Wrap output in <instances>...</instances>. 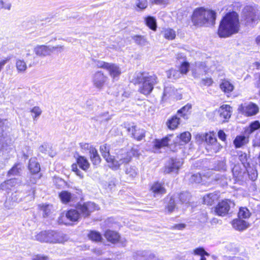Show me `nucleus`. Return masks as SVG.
Here are the masks:
<instances>
[{
	"mask_svg": "<svg viewBox=\"0 0 260 260\" xmlns=\"http://www.w3.org/2000/svg\"><path fill=\"white\" fill-rule=\"evenodd\" d=\"M136 81L139 84V91L144 95L149 94L154 86L158 83L156 75L147 73H139L137 74Z\"/></svg>",
	"mask_w": 260,
	"mask_h": 260,
	"instance_id": "obj_3",
	"label": "nucleus"
},
{
	"mask_svg": "<svg viewBox=\"0 0 260 260\" xmlns=\"http://www.w3.org/2000/svg\"><path fill=\"white\" fill-rule=\"evenodd\" d=\"M232 225L236 230L243 231L248 227L249 224L245 220L236 219L232 221Z\"/></svg>",
	"mask_w": 260,
	"mask_h": 260,
	"instance_id": "obj_24",
	"label": "nucleus"
},
{
	"mask_svg": "<svg viewBox=\"0 0 260 260\" xmlns=\"http://www.w3.org/2000/svg\"><path fill=\"white\" fill-rule=\"evenodd\" d=\"M240 24L238 14L235 12L227 13L220 22L218 35L220 38H227L237 34Z\"/></svg>",
	"mask_w": 260,
	"mask_h": 260,
	"instance_id": "obj_1",
	"label": "nucleus"
},
{
	"mask_svg": "<svg viewBox=\"0 0 260 260\" xmlns=\"http://www.w3.org/2000/svg\"><path fill=\"white\" fill-rule=\"evenodd\" d=\"M132 39L139 45L144 46L148 44V41L144 36L137 35L134 36L132 37Z\"/></svg>",
	"mask_w": 260,
	"mask_h": 260,
	"instance_id": "obj_39",
	"label": "nucleus"
},
{
	"mask_svg": "<svg viewBox=\"0 0 260 260\" xmlns=\"http://www.w3.org/2000/svg\"><path fill=\"white\" fill-rule=\"evenodd\" d=\"M11 7V4L8 1L0 0V9H4L10 10Z\"/></svg>",
	"mask_w": 260,
	"mask_h": 260,
	"instance_id": "obj_56",
	"label": "nucleus"
},
{
	"mask_svg": "<svg viewBox=\"0 0 260 260\" xmlns=\"http://www.w3.org/2000/svg\"><path fill=\"white\" fill-rule=\"evenodd\" d=\"M161 33L164 37L168 40H173L176 37L175 31L173 29L170 28L164 29Z\"/></svg>",
	"mask_w": 260,
	"mask_h": 260,
	"instance_id": "obj_36",
	"label": "nucleus"
},
{
	"mask_svg": "<svg viewBox=\"0 0 260 260\" xmlns=\"http://www.w3.org/2000/svg\"><path fill=\"white\" fill-rule=\"evenodd\" d=\"M128 132L136 140L140 141L145 137V131L138 128L136 125H132L127 128Z\"/></svg>",
	"mask_w": 260,
	"mask_h": 260,
	"instance_id": "obj_18",
	"label": "nucleus"
},
{
	"mask_svg": "<svg viewBox=\"0 0 260 260\" xmlns=\"http://www.w3.org/2000/svg\"><path fill=\"white\" fill-rule=\"evenodd\" d=\"M131 159V153L121 149L116 153V156H113L109 167L113 170H117L121 165L128 163Z\"/></svg>",
	"mask_w": 260,
	"mask_h": 260,
	"instance_id": "obj_6",
	"label": "nucleus"
},
{
	"mask_svg": "<svg viewBox=\"0 0 260 260\" xmlns=\"http://www.w3.org/2000/svg\"><path fill=\"white\" fill-rule=\"evenodd\" d=\"M150 190L155 197L164 194L166 192L164 184L158 182H155L151 185Z\"/></svg>",
	"mask_w": 260,
	"mask_h": 260,
	"instance_id": "obj_20",
	"label": "nucleus"
},
{
	"mask_svg": "<svg viewBox=\"0 0 260 260\" xmlns=\"http://www.w3.org/2000/svg\"><path fill=\"white\" fill-rule=\"evenodd\" d=\"M28 168L33 174H36L40 172V166L36 158H32L29 160Z\"/></svg>",
	"mask_w": 260,
	"mask_h": 260,
	"instance_id": "obj_32",
	"label": "nucleus"
},
{
	"mask_svg": "<svg viewBox=\"0 0 260 260\" xmlns=\"http://www.w3.org/2000/svg\"><path fill=\"white\" fill-rule=\"evenodd\" d=\"M30 112L31 114L32 118L34 121L37 120L42 113V110L39 106H35L32 107L30 109Z\"/></svg>",
	"mask_w": 260,
	"mask_h": 260,
	"instance_id": "obj_38",
	"label": "nucleus"
},
{
	"mask_svg": "<svg viewBox=\"0 0 260 260\" xmlns=\"http://www.w3.org/2000/svg\"><path fill=\"white\" fill-rule=\"evenodd\" d=\"M34 52L39 57H43L50 55L51 46L45 45H37L34 48Z\"/></svg>",
	"mask_w": 260,
	"mask_h": 260,
	"instance_id": "obj_15",
	"label": "nucleus"
},
{
	"mask_svg": "<svg viewBox=\"0 0 260 260\" xmlns=\"http://www.w3.org/2000/svg\"><path fill=\"white\" fill-rule=\"evenodd\" d=\"M190 134L189 132H184L180 134L179 136L176 137L174 143L182 145L184 144L188 143L190 141Z\"/></svg>",
	"mask_w": 260,
	"mask_h": 260,
	"instance_id": "obj_25",
	"label": "nucleus"
},
{
	"mask_svg": "<svg viewBox=\"0 0 260 260\" xmlns=\"http://www.w3.org/2000/svg\"><path fill=\"white\" fill-rule=\"evenodd\" d=\"M182 164V161L179 159L171 158L165 167L164 172L165 173H177Z\"/></svg>",
	"mask_w": 260,
	"mask_h": 260,
	"instance_id": "obj_14",
	"label": "nucleus"
},
{
	"mask_svg": "<svg viewBox=\"0 0 260 260\" xmlns=\"http://www.w3.org/2000/svg\"><path fill=\"white\" fill-rule=\"evenodd\" d=\"M77 164L83 170H87L89 167V163L88 160L83 156H79L77 160Z\"/></svg>",
	"mask_w": 260,
	"mask_h": 260,
	"instance_id": "obj_37",
	"label": "nucleus"
},
{
	"mask_svg": "<svg viewBox=\"0 0 260 260\" xmlns=\"http://www.w3.org/2000/svg\"><path fill=\"white\" fill-rule=\"evenodd\" d=\"M238 110L246 116H251L257 114L259 111V108L256 104L250 103L239 106Z\"/></svg>",
	"mask_w": 260,
	"mask_h": 260,
	"instance_id": "obj_11",
	"label": "nucleus"
},
{
	"mask_svg": "<svg viewBox=\"0 0 260 260\" xmlns=\"http://www.w3.org/2000/svg\"><path fill=\"white\" fill-rule=\"evenodd\" d=\"M230 208V205L227 201L219 202L215 208V211L219 216H224L228 214Z\"/></svg>",
	"mask_w": 260,
	"mask_h": 260,
	"instance_id": "obj_17",
	"label": "nucleus"
},
{
	"mask_svg": "<svg viewBox=\"0 0 260 260\" xmlns=\"http://www.w3.org/2000/svg\"><path fill=\"white\" fill-rule=\"evenodd\" d=\"M148 251H139L136 252L134 255L135 260H146Z\"/></svg>",
	"mask_w": 260,
	"mask_h": 260,
	"instance_id": "obj_44",
	"label": "nucleus"
},
{
	"mask_svg": "<svg viewBox=\"0 0 260 260\" xmlns=\"http://www.w3.org/2000/svg\"><path fill=\"white\" fill-rule=\"evenodd\" d=\"M148 6L147 0H135L134 8L136 11H139L145 9Z\"/></svg>",
	"mask_w": 260,
	"mask_h": 260,
	"instance_id": "obj_34",
	"label": "nucleus"
},
{
	"mask_svg": "<svg viewBox=\"0 0 260 260\" xmlns=\"http://www.w3.org/2000/svg\"><path fill=\"white\" fill-rule=\"evenodd\" d=\"M90 159L93 165H99L101 162V158L98 154L96 149L94 147H90L89 149Z\"/></svg>",
	"mask_w": 260,
	"mask_h": 260,
	"instance_id": "obj_29",
	"label": "nucleus"
},
{
	"mask_svg": "<svg viewBox=\"0 0 260 260\" xmlns=\"http://www.w3.org/2000/svg\"><path fill=\"white\" fill-rule=\"evenodd\" d=\"M16 182V180L15 179H11L8 180L3 183L1 184V188L2 189H10L9 186H12L15 185V183Z\"/></svg>",
	"mask_w": 260,
	"mask_h": 260,
	"instance_id": "obj_47",
	"label": "nucleus"
},
{
	"mask_svg": "<svg viewBox=\"0 0 260 260\" xmlns=\"http://www.w3.org/2000/svg\"><path fill=\"white\" fill-rule=\"evenodd\" d=\"M111 119V116L108 113H103L96 117V120L101 122L108 121Z\"/></svg>",
	"mask_w": 260,
	"mask_h": 260,
	"instance_id": "obj_51",
	"label": "nucleus"
},
{
	"mask_svg": "<svg viewBox=\"0 0 260 260\" xmlns=\"http://www.w3.org/2000/svg\"><path fill=\"white\" fill-rule=\"evenodd\" d=\"M213 83V81L211 78H206L202 79L201 82L202 85L204 86H211Z\"/></svg>",
	"mask_w": 260,
	"mask_h": 260,
	"instance_id": "obj_57",
	"label": "nucleus"
},
{
	"mask_svg": "<svg viewBox=\"0 0 260 260\" xmlns=\"http://www.w3.org/2000/svg\"><path fill=\"white\" fill-rule=\"evenodd\" d=\"M64 50V46L63 45H57L55 46H51V53L54 51H57L58 52H62Z\"/></svg>",
	"mask_w": 260,
	"mask_h": 260,
	"instance_id": "obj_60",
	"label": "nucleus"
},
{
	"mask_svg": "<svg viewBox=\"0 0 260 260\" xmlns=\"http://www.w3.org/2000/svg\"><path fill=\"white\" fill-rule=\"evenodd\" d=\"M126 174L132 179L135 178L137 175V171L135 167H130L126 170Z\"/></svg>",
	"mask_w": 260,
	"mask_h": 260,
	"instance_id": "obj_50",
	"label": "nucleus"
},
{
	"mask_svg": "<svg viewBox=\"0 0 260 260\" xmlns=\"http://www.w3.org/2000/svg\"><path fill=\"white\" fill-rule=\"evenodd\" d=\"M173 137L172 135L167 136L161 140H157L155 142L154 146L157 148H160L168 146L171 142V138Z\"/></svg>",
	"mask_w": 260,
	"mask_h": 260,
	"instance_id": "obj_30",
	"label": "nucleus"
},
{
	"mask_svg": "<svg viewBox=\"0 0 260 260\" xmlns=\"http://www.w3.org/2000/svg\"><path fill=\"white\" fill-rule=\"evenodd\" d=\"M259 18V12L256 9L246 6L243 11L242 21L246 25H253L257 23Z\"/></svg>",
	"mask_w": 260,
	"mask_h": 260,
	"instance_id": "obj_5",
	"label": "nucleus"
},
{
	"mask_svg": "<svg viewBox=\"0 0 260 260\" xmlns=\"http://www.w3.org/2000/svg\"><path fill=\"white\" fill-rule=\"evenodd\" d=\"M232 112V107L228 105H223L218 110L220 120L223 122L226 121L231 116Z\"/></svg>",
	"mask_w": 260,
	"mask_h": 260,
	"instance_id": "obj_16",
	"label": "nucleus"
},
{
	"mask_svg": "<svg viewBox=\"0 0 260 260\" xmlns=\"http://www.w3.org/2000/svg\"><path fill=\"white\" fill-rule=\"evenodd\" d=\"M94 63L98 68L106 70L109 63L102 60H94Z\"/></svg>",
	"mask_w": 260,
	"mask_h": 260,
	"instance_id": "obj_55",
	"label": "nucleus"
},
{
	"mask_svg": "<svg viewBox=\"0 0 260 260\" xmlns=\"http://www.w3.org/2000/svg\"><path fill=\"white\" fill-rule=\"evenodd\" d=\"M41 210L44 212V216H48L53 209L52 206L50 205H42L41 206Z\"/></svg>",
	"mask_w": 260,
	"mask_h": 260,
	"instance_id": "obj_52",
	"label": "nucleus"
},
{
	"mask_svg": "<svg viewBox=\"0 0 260 260\" xmlns=\"http://www.w3.org/2000/svg\"><path fill=\"white\" fill-rule=\"evenodd\" d=\"M220 89L225 93H231L234 89V85L227 79L222 80L220 83Z\"/></svg>",
	"mask_w": 260,
	"mask_h": 260,
	"instance_id": "obj_21",
	"label": "nucleus"
},
{
	"mask_svg": "<svg viewBox=\"0 0 260 260\" xmlns=\"http://www.w3.org/2000/svg\"><path fill=\"white\" fill-rule=\"evenodd\" d=\"M218 136L219 138L222 141H224L226 139V135L224 133V132L220 130L218 133Z\"/></svg>",
	"mask_w": 260,
	"mask_h": 260,
	"instance_id": "obj_64",
	"label": "nucleus"
},
{
	"mask_svg": "<svg viewBox=\"0 0 260 260\" xmlns=\"http://www.w3.org/2000/svg\"><path fill=\"white\" fill-rule=\"evenodd\" d=\"M186 227V225L184 223L177 224L172 227L174 230H182Z\"/></svg>",
	"mask_w": 260,
	"mask_h": 260,
	"instance_id": "obj_63",
	"label": "nucleus"
},
{
	"mask_svg": "<svg viewBox=\"0 0 260 260\" xmlns=\"http://www.w3.org/2000/svg\"><path fill=\"white\" fill-rule=\"evenodd\" d=\"M175 89L172 86H165L164 91V96H171L175 94Z\"/></svg>",
	"mask_w": 260,
	"mask_h": 260,
	"instance_id": "obj_46",
	"label": "nucleus"
},
{
	"mask_svg": "<svg viewBox=\"0 0 260 260\" xmlns=\"http://www.w3.org/2000/svg\"><path fill=\"white\" fill-rule=\"evenodd\" d=\"M190 194L188 192L181 193L180 194H175L171 197L167 206L169 213L172 212L176 207L178 208L179 204L187 202L189 200Z\"/></svg>",
	"mask_w": 260,
	"mask_h": 260,
	"instance_id": "obj_7",
	"label": "nucleus"
},
{
	"mask_svg": "<svg viewBox=\"0 0 260 260\" xmlns=\"http://www.w3.org/2000/svg\"><path fill=\"white\" fill-rule=\"evenodd\" d=\"M59 198L63 203L69 202L71 199V194L67 191H63L59 194Z\"/></svg>",
	"mask_w": 260,
	"mask_h": 260,
	"instance_id": "obj_43",
	"label": "nucleus"
},
{
	"mask_svg": "<svg viewBox=\"0 0 260 260\" xmlns=\"http://www.w3.org/2000/svg\"><path fill=\"white\" fill-rule=\"evenodd\" d=\"M49 148L50 146L47 143H44L39 147V150L42 153H47L48 149Z\"/></svg>",
	"mask_w": 260,
	"mask_h": 260,
	"instance_id": "obj_59",
	"label": "nucleus"
},
{
	"mask_svg": "<svg viewBox=\"0 0 260 260\" xmlns=\"http://www.w3.org/2000/svg\"><path fill=\"white\" fill-rule=\"evenodd\" d=\"M78 212L77 210H70L65 214L66 217L71 221H76L80 218V214Z\"/></svg>",
	"mask_w": 260,
	"mask_h": 260,
	"instance_id": "obj_33",
	"label": "nucleus"
},
{
	"mask_svg": "<svg viewBox=\"0 0 260 260\" xmlns=\"http://www.w3.org/2000/svg\"><path fill=\"white\" fill-rule=\"evenodd\" d=\"M76 209L83 216L87 217L91 212L98 210V207L94 203L89 202L83 204H78L77 205Z\"/></svg>",
	"mask_w": 260,
	"mask_h": 260,
	"instance_id": "obj_10",
	"label": "nucleus"
},
{
	"mask_svg": "<svg viewBox=\"0 0 260 260\" xmlns=\"http://www.w3.org/2000/svg\"><path fill=\"white\" fill-rule=\"evenodd\" d=\"M216 18V13L214 11L202 7L194 10L191 21L198 27H210L215 24Z\"/></svg>",
	"mask_w": 260,
	"mask_h": 260,
	"instance_id": "obj_2",
	"label": "nucleus"
},
{
	"mask_svg": "<svg viewBox=\"0 0 260 260\" xmlns=\"http://www.w3.org/2000/svg\"><path fill=\"white\" fill-rule=\"evenodd\" d=\"M15 65L18 73H24L27 69L26 63L23 59H16Z\"/></svg>",
	"mask_w": 260,
	"mask_h": 260,
	"instance_id": "obj_35",
	"label": "nucleus"
},
{
	"mask_svg": "<svg viewBox=\"0 0 260 260\" xmlns=\"http://www.w3.org/2000/svg\"><path fill=\"white\" fill-rule=\"evenodd\" d=\"M203 180V178L199 173H197L191 176L189 181L191 183H199Z\"/></svg>",
	"mask_w": 260,
	"mask_h": 260,
	"instance_id": "obj_48",
	"label": "nucleus"
},
{
	"mask_svg": "<svg viewBox=\"0 0 260 260\" xmlns=\"http://www.w3.org/2000/svg\"><path fill=\"white\" fill-rule=\"evenodd\" d=\"M238 216L240 218H246L250 216V212L246 208H241L238 213Z\"/></svg>",
	"mask_w": 260,
	"mask_h": 260,
	"instance_id": "obj_49",
	"label": "nucleus"
},
{
	"mask_svg": "<svg viewBox=\"0 0 260 260\" xmlns=\"http://www.w3.org/2000/svg\"><path fill=\"white\" fill-rule=\"evenodd\" d=\"M191 105L187 104L178 111V114L184 119H188V116L191 113Z\"/></svg>",
	"mask_w": 260,
	"mask_h": 260,
	"instance_id": "obj_31",
	"label": "nucleus"
},
{
	"mask_svg": "<svg viewBox=\"0 0 260 260\" xmlns=\"http://www.w3.org/2000/svg\"><path fill=\"white\" fill-rule=\"evenodd\" d=\"M100 150L103 157L105 159L108 164V166H109L113 157V156L110 154L109 147L107 146V144L102 145L100 146Z\"/></svg>",
	"mask_w": 260,
	"mask_h": 260,
	"instance_id": "obj_23",
	"label": "nucleus"
},
{
	"mask_svg": "<svg viewBox=\"0 0 260 260\" xmlns=\"http://www.w3.org/2000/svg\"><path fill=\"white\" fill-rule=\"evenodd\" d=\"M239 159L240 161L242 163L243 166L245 165V164L247 162V155L245 153L241 154L239 156Z\"/></svg>",
	"mask_w": 260,
	"mask_h": 260,
	"instance_id": "obj_62",
	"label": "nucleus"
},
{
	"mask_svg": "<svg viewBox=\"0 0 260 260\" xmlns=\"http://www.w3.org/2000/svg\"><path fill=\"white\" fill-rule=\"evenodd\" d=\"M179 123V118L175 116L173 117L171 119L168 121V126L169 128L174 129L177 127Z\"/></svg>",
	"mask_w": 260,
	"mask_h": 260,
	"instance_id": "obj_42",
	"label": "nucleus"
},
{
	"mask_svg": "<svg viewBox=\"0 0 260 260\" xmlns=\"http://www.w3.org/2000/svg\"><path fill=\"white\" fill-rule=\"evenodd\" d=\"M66 234L53 231H45L40 232L35 236V240L41 242L51 243H63L68 240Z\"/></svg>",
	"mask_w": 260,
	"mask_h": 260,
	"instance_id": "obj_4",
	"label": "nucleus"
},
{
	"mask_svg": "<svg viewBox=\"0 0 260 260\" xmlns=\"http://www.w3.org/2000/svg\"><path fill=\"white\" fill-rule=\"evenodd\" d=\"M219 196L217 193H210L206 194L203 198V202L205 204L211 205L214 201L217 200Z\"/></svg>",
	"mask_w": 260,
	"mask_h": 260,
	"instance_id": "obj_27",
	"label": "nucleus"
},
{
	"mask_svg": "<svg viewBox=\"0 0 260 260\" xmlns=\"http://www.w3.org/2000/svg\"><path fill=\"white\" fill-rule=\"evenodd\" d=\"M88 236L91 240L95 242H99L102 239L101 234L95 231H90L88 234Z\"/></svg>",
	"mask_w": 260,
	"mask_h": 260,
	"instance_id": "obj_41",
	"label": "nucleus"
},
{
	"mask_svg": "<svg viewBox=\"0 0 260 260\" xmlns=\"http://www.w3.org/2000/svg\"><path fill=\"white\" fill-rule=\"evenodd\" d=\"M106 70L113 80L118 77L121 73L120 67L115 63H109Z\"/></svg>",
	"mask_w": 260,
	"mask_h": 260,
	"instance_id": "obj_19",
	"label": "nucleus"
},
{
	"mask_svg": "<svg viewBox=\"0 0 260 260\" xmlns=\"http://www.w3.org/2000/svg\"><path fill=\"white\" fill-rule=\"evenodd\" d=\"M105 236L108 241L113 243L118 242L120 238V236L118 233L111 230L107 231L105 234Z\"/></svg>",
	"mask_w": 260,
	"mask_h": 260,
	"instance_id": "obj_26",
	"label": "nucleus"
},
{
	"mask_svg": "<svg viewBox=\"0 0 260 260\" xmlns=\"http://www.w3.org/2000/svg\"><path fill=\"white\" fill-rule=\"evenodd\" d=\"M108 79V77L102 71L96 72L93 74L92 77L93 85L96 88L102 89L107 81Z\"/></svg>",
	"mask_w": 260,
	"mask_h": 260,
	"instance_id": "obj_12",
	"label": "nucleus"
},
{
	"mask_svg": "<svg viewBox=\"0 0 260 260\" xmlns=\"http://www.w3.org/2000/svg\"><path fill=\"white\" fill-rule=\"evenodd\" d=\"M189 64L187 62H183L180 68V73L174 69H171L167 72V75L169 78L176 79L180 77V74H186L188 71Z\"/></svg>",
	"mask_w": 260,
	"mask_h": 260,
	"instance_id": "obj_13",
	"label": "nucleus"
},
{
	"mask_svg": "<svg viewBox=\"0 0 260 260\" xmlns=\"http://www.w3.org/2000/svg\"><path fill=\"white\" fill-rule=\"evenodd\" d=\"M21 170L20 165L18 164H16L9 172L8 175L10 176L11 175H16L20 173Z\"/></svg>",
	"mask_w": 260,
	"mask_h": 260,
	"instance_id": "obj_53",
	"label": "nucleus"
},
{
	"mask_svg": "<svg viewBox=\"0 0 260 260\" xmlns=\"http://www.w3.org/2000/svg\"><path fill=\"white\" fill-rule=\"evenodd\" d=\"M214 71L212 67L208 68V66L204 62H197L193 65L191 69L192 75L194 78H200L201 76L205 75L209 71Z\"/></svg>",
	"mask_w": 260,
	"mask_h": 260,
	"instance_id": "obj_9",
	"label": "nucleus"
},
{
	"mask_svg": "<svg viewBox=\"0 0 260 260\" xmlns=\"http://www.w3.org/2000/svg\"><path fill=\"white\" fill-rule=\"evenodd\" d=\"M248 137L244 136H238L234 141V144L236 148H240L248 142Z\"/></svg>",
	"mask_w": 260,
	"mask_h": 260,
	"instance_id": "obj_28",
	"label": "nucleus"
},
{
	"mask_svg": "<svg viewBox=\"0 0 260 260\" xmlns=\"http://www.w3.org/2000/svg\"><path fill=\"white\" fill-rule=\"evenodd\" d=\"M199 137L207 143L206 149L208 151L216 153L221 148V145L217 142L214 134H205L200 135Z\"/></svg>",
	"mask_w": 260,
	"mask_h": 260,
	"instance_id": "obj_8",
	"label": "nucleus"
},
{
	"mask_svg": "<svg viewBox=\"0 0 260 260\" xmlns=\"http://www.w3.org/2000/svg\"><path fill=\"white\" fill-rule=\"evenodd\" d=\"M127 152L128 153H131L132 156H138L139 154V151L137 147H133L129 151Z\"/></svg>",
	"mask_w": 260,
	"mask_h": 260,
	"instance_id": "obj_61",
	"label": "nucleus"
},
{
	"mask_svg": "<svg viewBox=\"0 0 260 260\" xmlns=\"http://www.w3.org/2000/svg\"><path fill=\"white\" fill-rule=\"evenodd\" d=\"M22 153L25 159H27L32 154V151L29 146H25L22 150Z\"/></svg>",
	"mask_w": 260,
	"mask_h": 260,
	"instance_id": "obj_54",
	"label": "nucleus"
},
{
	"mask_svg": "<svg viewBox=\"0 0 260 260\" xmlns=\"http://www.w3.org/2000/svg\"><path fill=\"white\" fill-rule=\"evenodd\" d=\"M232 172L235 181L238 182L243 179L245 171L241 169L239 165H235L233 168Z\"/></svg>",
	"mask_w": 260,
	"mask_h": 260,
	"instance_id": "obj_22",
	"label": "nucleus"
},
{
	"mask_svg": "<svg viewBox=\"0 0 260 260\" xmlns=\"http://www.w3.org/2000/svg\"><path fill=\"white\" fill-rule=\"evenodd\" d=\"M146 25L152 30H156V22L155 19L151 16H148L145 19Z\"/></svg>",
	"mask_w": 260,
	"mask_h": 260,
	"instance_id": "obj_40",
	"label": "nucleus"
},
{
	"mask_svg": "<svg viewBox=\"0 0 260 260\" xmlns=\"http://www.w3.org/2000/svg\"><path fill=\"white\" fill-rule=\"evenodd\" d=\"M260 127V123L258 121H255L250 125V132L258 129Z\"/></svg>",
	"mask_w": 260,
	"mask_h": 260,
	"instance_id": "obj_58",
	"label": "nucleus"
},
{
	"mask_svg": "<svg viewBox=\"0 0 260 260\" xmlns=\"http://www.w3.org/2000/svg\"><path fill=\"white\" fill-rule=\"evenodd\" d=\"M193 253L195 255H201V259L200 260H206V258L204 256V255L209 256V254L205 251L203 248H197L195 249L193 251Z\"/></svg>",
	"mask_w": 260,
	"mask_h": 260,
	"instance_id": "obj_45",
	"label": "nucleus"
}]
</instances>
